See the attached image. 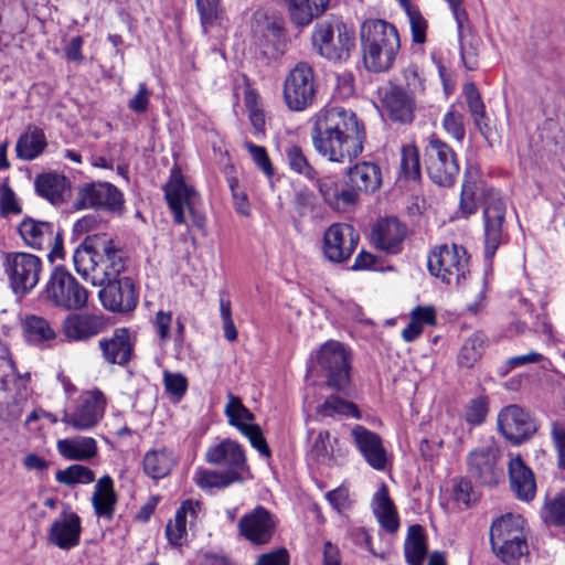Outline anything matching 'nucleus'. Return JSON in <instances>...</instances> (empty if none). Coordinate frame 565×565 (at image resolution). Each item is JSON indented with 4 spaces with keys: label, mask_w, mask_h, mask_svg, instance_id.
I'll return each mask as SVG.
<instances>
[{
    "label": "nucleus",
    "mask_w": 565,
    "mask_h": 565,
    "mask_svg": "<svg viewBox=\"0 0 565 565\" xmlns=\"http://www.w3.org/2000/svg\"><path fill=\"white\" fill-rule=\"evenodd\" d=\"M310 140L315 151L334 163H350L363 151L364 124L356 114L328 104L309 118Z\"/></svg>",
    "instance_id": "nucleus-1"
},
{
    "label": "nucleus",
    "mask_w": 565,
    "mask_h": 565,
    "mask_svg": "<svg viewBox=\"0 0 565 565\" xmlns=\"http://www.w3.org/2000/svg\"><path fill=\"white\" fill-rule=\"evenodd\" d=\"M75 270L93 286L116 279L126 267V256L106 233L88 235L73 254Z\"/></svg>",
    "instance_id": "nucleus-2"
},
{
    "label": "nucleus",
    "mask_w": 565,
    "mask_h": 565,
    "mask_svg": "<svg viewBox=\"0 0 565 565\" xmlns=\"http://www.w3.org/2000/svg\"><path fill=\"white\" fill-rule=\"evenodd\" d=\"M360 38L365 68L374 73L388 71L401 46L396 28L384 20L370 19L363 22Z\"/></svg>",
    "instance_id": "nucleus-3"
},
{
    "label": "nucleus",
    "mask_w": 565,
    "mask_h": 565,
    "mask_svg": "<svg viewBox=\"0 0 565 565\" xmlns=\"http://www.w3.org/2000/svg\"><path fill=\"white\" fill-rule=\"evenodd\" d=\"M29 374L20 375L8 347L0 341V420L13 423L29 405Z\"/></svg>",
    "instance_id": "nucleus-4"
},
{
    "label": "nucleus",
    "mask_w": 565,
    "mask_h": 565,
    "mask_svg": "<svg viewBox=\"0 0 565 565\" xmlns=\"http://www.w3.org/2000/svg\"><path fill=\"white\" fill-rule=\"evenodd\" d=\"M490 543L497 557L505 564H514L527 553L525 520L513 513L497 518L490 526Z\"/></svg>",
    "instance_id": "nucleus-5"
},
{
    "label": "nucleus",
    "mask_w": 565,
    "mask_h": 565,
    "mask_svg": "<svg viewBox=\"0 0 565 565\" xmlns=\"http://www.w3.org/2000/svg\"><path fill=\"white\" fill-rule=\"evenodd\" d=\"M316 52L330 61H343L355 44L354 30L341 21H322L315 25L311 35Z\"/></svg>",
    "instance_id": "nucleus-6"
},
{
    "label": "nucleus",
    "mask_w": 565,
    "mask_h": 565,
    "mask_svg": "<svg viewBox=\"0 0 565 565\" xmlns=\"http://www.w3.org/2000/svg\"><path fill=\"white\" fill-rule=\"evenodd\" d=\"M427 266L443 282L459 285L469 274V256L461 245L441 244L429 253Z\"/></svg>",
    "instance_id": "nucleus-7"
},
{
    "label": "nucleus",
    "mask_w": 565,
    "mask_h": 565,
    "mask_svg": "<svg viewBox=\"0 0 565 565\" xmlns=\"http://www.w3.org/2000/svg\"><path fill=\"white\" fill-rule=\"evenodd\" d=\"M2 267L13 294L22 297L38 285L42 262L30 253L9 252L2 256Z\"/></svg>",
    "instance_id": "nucleus-8"
},
{
    "label": "nucleus",
    "mask_w": 565,
    "mask_h": 565,
    "mask_svg": "<svg viewBox=\"0 0 565 565\" xmlns=\"http://www.w3.org/2000/svg\"><path fill=\"white\" fill-rule=\"evenodd\" d=\"M164 196L170 210L173 213V220L178 224H185L186 210L191 216L192 224L200 231H205V215L196 210L199 202L198 192L189 186L180 174L173 173L164 186Z\"/></svg>",
    "instance_id": "nucleus-9"
},
{
    "label": "nucleus",
    "mask_w": 565,
    "mask_h": 565,
    "mask_svg": "<svg viewBox=\"0 0 565 565\" xmlns=\"http://www.w3.org/2000/svg\"><path fill=\"white\" fill-rule=\"evenodd\" d=\"M316 96L313 68L305 62L296 64L284 82L282 97L288 109L302 111L312 105Z\"/></svg>",
    "instance_id": "nucleus-10"
},
{
    "label": "nucleus",
    "mask_w": 565,
    "mask_h": 565,
    "mask_svg": "<svg viewBox=\"0 0 565 565\" xmlns=\"http://www.w3.org/2000/svg\"><path fill=\"white\" fill-rule=\"evenodd\" d=\"M45 296L57 307L78 310L86 306L88 291L68 271L56 267L46 284Z\"/></svg>",
    "instance_id": "nucleus-11"
},
{
    "label": "nucleus",
    "mask_w": 565,
    "mask_h": 565,
    "mask_svg": "<svg viewBox=\"0 0 565 565\" xmlns=\"http://www.w3.org/2000/svg\"><path fill=\"white\" fill-rule=\"evenodd\" d=\"M425 164L430 180L441 186L454 184L459 164L457 156L445 141L431 137L425 149Z\"/></svg>",
    "instance_id": "nucleus-12"
},
{
    "label": "nucleus",
    "mask_w": 565,
    "mask_h": 565,
    "mask_svg": "<svg viewBox=\"0 0 565 565\" xmlns=\"http://www.w3.org/2000/svg\"><path fill=\"white\" fill-rule=\"evenodd\" d=\"M317 363L326 373L328 385L337 391L347 387L350 381L351 354L339 341L330 340L321 345Z\"/></svg>",
    "instance_id": "nucleus-13"
},
{
    "label": "nucleus",
    "mask_w": 565,
    "mask_h": 565,
    "mask_svg": "<svg viewBox=\"0 0 565 565\" xmlns=\"http://www.w3.org/2000/svg\"><path fill=\"white\" fill-rule=\"evenodd\" d=\"M505 200L494 190L488 191L483 206L484 255L492 258L504 239Z\"/></svg>",
    "instance_id": "nucleus-14"
},
{
    "label": "nucleus",
    "mask_w": 565,
    "mask_h": 565,
    "mask_svg": "<svg viewBox=\"0 0 565 565\" xmlns=\"http://www.w3.org/2000/svg\"><path fill=\"white\" fill-rule=\"evenodd\" d=\"M500 451L494 444L478 447L467 455V469L470 478L480 484L497 486L503 477L499 466Z\"/></svg>",
    "instance_id": "nucleus-15"
},
{
    "label": "nucleus",
    "mask_w": 565,
    "mask_h": 565,
    "mask_svg": "<svg viewBox=\"0 0 565 565\" xmlns=\"http://www.w3.org/2000/svg\"><path fill=\"white\" fill-rule=\"evenodd\" d=\"M107 401L99 390L84 392L73 412H64L62 422L76 430L94 428L103 418Z\"/></svg>",
    "instance_id": "nucleus-16"
},
{
    "label": "nucleus",
    "mask_w": 565,
    "mask_h": 565,
    "mask_svg": "<svg viewBox=\"0 0 565 565\" xmlns=\"http://www.w3.org/2000/svg\"><path fill=\"white\" fill-rule=\"evenodd\" d=\"M457 22L460 56L462 65L475 71L479 66V54L482 45L481 38L471 28L468 14L461 8V0H446Z\"/></svg>",
    "instance_id": "nucleus-17"
},
{
    "label": "nucleus",
    "mask_w": 565,
    "mask_h": 565,
    "mask_svg": "<svg viewBox=\"0 0 565 565\" xmlns=\"http://www.w3.org/2000/svg\"><path fill=\"white\" fill-rule=\"evenodd\" d=\"M74 205L77 210L104 209L117 212L124 206V196L115 185L108 182H93L79 189Z\"/></svg>",
    "instance_id": "nucleus-18"
},
{
    "label": "nucleus",
    "mask_w": 565,
    "mask_h": 565,
    "mask_svg": "<svg viewBox=\"0 0 565 565\" xmlns=\"http://www.w3.org/2000/svg\"><path fill=\"white\" fill-rule=\"evenodd\" d=\"M359 243L355 230L343 223L328 227L323 235V254L333 263H343L351 257Z\"/></svg>",
    "instance_id": "nucleus-19"
},
{
    "label": "nucleus",
    "mask_w": 565,
    "mask_h": 565,
    "mask_svg": "<svg viewBox=\"0 0 565 565\" xmlns=\"http://www.w3.org/2000/svg\"><path fill=\"white\" fill-rule=\"evenodd\" d=\"M498 427L501 434L513 444H521L536 430L530 415L518 405L507 406L499 413Z\"/></svg>",
    "instance_id": "nucleus-20"
},
{
    "label": "nucleus",
    "mask_w": 565,
    "mask_h": 565,
    "mask_svg": "<svg viewBox=\"0 0 565 565\" xmlns=\"http://www.w3.org/2000/svg\"><path fill=\"white\" fill-rule=\"evenodd\" d=\"M99 291L103 306L114 312H128L138 302V294L130 278H116L107 281Z\"/></svg>",
    "instance_id": "nucleus-21"
},
{
    "label": "nucleus",
    "mask_w": 565,
    "mask_h": 565,
    "mask_svg": "<svg viewBox=\"0 0 565 565\" xmlns=\"http://www.w3.org/2000/svg\"><path fill=\"white\" fill-rule=\"evenodd\" d=\"M275 520L270 512L258 505L242 516L238 522L239 534L252 544H267L274 534Z\"/></svg>",
    "instance_id": "nucleus-22"
},
{
    "label": "nucleus",
    "mask_w": 565,
    "mask_h": 565,
    "mask_svg": "<svg viewBox=\"0 0 565 565\" xmlns=\"http://www.w3.org/2000/svg\"><path fill=\"white\" fill-rule=\"evenodd\" d=\"M81 533V518L66 507L51 524L47 541L54 546L67 551L79 544Z\"/></svg>",
    "instance_id": "nucleus-23"
},
{
    "label": "nucleus",
    "mask_w": 565,
    "mask_h": 565,
    "mask_svg": "<svg viewBox=\"0 0 565 565\" xmlns=\"http://www.w3.org/2000/svg\"><path fill=\"white\" fill-rule=\"evenodd\" d=\"M353 443L358 450L375 470H384L387 463V452L383 446L382 438L374 431L369 430L364 426L356 425L351 430Z\"/></svg>",
    "instance_id": "nucleus-24"
},
{
    "label": "nucleus",
    "mask_w": 565,
    "mask_h": 565,
    "mask_svg": "<svg viewBox=\"0 0 565 565\" xmlns=\"http://www.w3.org/2000/svg\"><path fill=\"white\" fill-rule=\"evenodd\" d=\"M384 111L391 120L399 124H411L414 119L416 99L402 86H391L381 97Z\"/></svg>",
    "instance_id": "nucleus-25"
},
{
    "label": "nucleus",
    "mask_w": 565,
    "mask_h": 565,
    "mask_svg": "<svg viewBox=\"0 0 565 565\" xmlns=\"http://www.w3.org/2000/svg\"><path fill=\"white\" fill-rule=\"evenodd\" d=\"M205 459L211 465L226 468L225 472L234 471L239 477L246 463L243 449L231 439H224L220 444L209 447Z\"/></svg>",
    "instance_id": "nucleus-26"
},
{
    "label": "nucleus",
    "mask_w": 565,
    "mask_h": 565,
    "mask_svg": "<svg viewBox=\"0 0 565 565\" xmlns=\"http://www.w3.org/2000/svg\"><path fill=\"white\" fill-rule=\"evenodd\" d=\"M406 235V227L396 217L380 220L372 232L375 245L386 253L396 254Z\"/></svg>",
    "instance_id": "nucleus-27"
},
{
    "label": "nucleus",
    "mask_w": 565,
    "mask_h": 565,
    "mask_svg": "<svg viewBox=\"0 0 565 565\" xmlns=\"http://www.w3.org/2000/svg\"><path fill=\"white\" fill-rule=\"evenodd\" d=\"M347 185L359 196L360 192H374L381 185V170L372 162H360L347 173Z\"/></svg>",
    "instance_id": "nucleus-28"
},
{
    "label": "nucleus",
    "mask_w": 565,
    "mask_h": 565,
    "mask_svg": "<svg viewBox=\"0 0 565 565\" xmlns=\"http://www.w3.org/2000/svg\"><path fill=\"white\" fill-rule=\"evenodd\" d=\"M371 507L379 524L385 532L391 534L397 532L399 519L385 483H382L374 493Z\"/></svg>",
    "instance_id": "nucleus-29"
},
{
    "label": "nucleus",
    "mask_w": 565,
    "mask_h": 565,
    "mask_svg": "<svg viewBox=\"0 0 565 565\" xmlns=\"http://www.w3.org/2000/svg\"><path fill=\"white\" fill-rule=\"evenodd\" d=\"M102 327V320L96 316L72 313L64 319L62 332L68 340L83 341L96 335Z\"/></svg>",
    "instance_id": "nucleus-30"
},
{
    "label": "nucleus",
    "mask_w": 565,
    "mask_h": 565,
    "mask_svg": "<svg viewBox=\"0 0 565 565\" xmlns=\"http://www.w3.org/2000/svg\"><path fill=\"white\" fill-rule=\"evenodd\" d=\"M511 488L520 500L531 501L536 493L534 475L520 456L509 462Z\"/></svg>",
    "instance_id": "nucleus-31"
},
{
    "label": "nucleus",
    "mask_w": 565,
    "mask_h": 565,
    "mask_svg": "<svg viewBox=\"0 0 565 565\" xmlns=\"http://www.w3.org/2000/svg\"><path fill=\"white\" fill-rule=\"evenodd\" d=\"M22 241L33 249L50 247L54 241V228L49 222L24 218L18 226Z\"/></svg>",
    "instance_id": "nucleus-32"
},
{
    "label": "nucleus",
    "mask_w": 565,
    "mask_h": 565,
    "mask_svg": "<svg viewBox=\"0 0 565 565\" xmlns=\"http://www.w3.org/2000/svg\"><path fill=\"white\" fill-rule=\"evenodd\" d=\"M36 193L50 201L53 205H60L66 201L70 192V182L66 177L49 172L35 178Z\"/></svg>",
    "instance_id": "nucleus-33"
},
{
    "label": "nucleus",
    "mask_w": 565,
    "mask_h": 565,
    "mask_svg": "<svg viewBox=\"0 0 565 565\" xmlns=\"http://www.w3.org/2000/svg\"><path fill=\"white\" fill-rule=\"evenodd\" d=\"M99 347L107 362L119 365L127 363L132 353L130 335L125 328L115 330L109 339L100 340Z\"/></svg>",
    "instance_id": "nucleus-34"
},
{
    "label": "nucleus",
    "mask_w": 565,
    "mask_h": 565,
    "mask_svg": "<svg viewBox=\"0 0 565 565\" xmlns=\"http://www.w3.org/2000/svg\"><path fill=\"white\" fill-rule=\"evenodd\" d=\"M56 449L64 459L72 461L90 460L98 452L97 441L88 436L58 439Z\"/></svg>",
    "instance_id": "nucleus-35"
},
{
    "label": "nucleus",
    "mask_w": 565,
    "mask_h": 565,
    "mask_svg": "<svg viewBox=\"0 0 565 565\" xmlns=\"http://www.w3.org/2000/svg\"><path fill=\"white\" fill-rule=\"evenodd\" d=\"M117 494L114 489L113 479L106 475L102 477L95 486L92 495V504L95 514L106 521H110L115 514Z\"/></svg>",
    "instance_id": "nucleus-36"
},
{
    "label": "nucleus",
    "mask_w": 565,
    "mask_h": 565,
    "mask_svg": "<svg viewBox=\"0 0 565 565\" xmlns=\"http://www.w3.org/2000/svg\"><path fill=\"white\" fill-rule=\"evenodd\" d=\"M200 511L201 503L199 501L186 500L181 504L175 512L174 520L169 521L166 527V534L171 544L182 545L186 535V516L190 515L191 521H194Z\"/></svg>",
    "instance_id": "nucleus-37"
},
{
    "label": "nucleus",
    "mask_w": 565,
    "mask_h": 565,
    "mask_svg": "<svg viewBox=\"0 0 565 565\" xmlns=\"http://www.w3.org/2000/svg\"><path fill=\"white\" fill-rule=\"evenodd\" d=\"M318 190L323 201L333 210H340L344 205L354 204L356 194L345 184L342 186L332 177H324L318 180Z\"/></svg>",
    "instance_id": "nucleus-38"
},
{
    "label": "nucleus",
    "mask_w": 565,
    "mask_h": 565,
    "mask_svg": "<svg viewBox=\"0 0 565 565\" xmlns=\"http://www.w3.org/2000/svg\"><path fill=\"white\" fill-rule=\"evenodd\" d=\"M177 460L173 451L169 448H159L148 450L142 459L143 472L152 479H161L167 477Z\"/></svg>",
    "instance_id": "nucleus-39"
},
{
    "label": "nucleus",
    "mask_w": 565,
    "mask_h": 565,
    "mask_svg": "<svg viewBox=\"0 0 565 565\" xmlns=\"http://www.w3.org/2000/svg\"><path fill=\"white\" fill-rule=\"evenodd\" d=\"M329 3L330 0H289L290 20L300 28L309 25L327 10Z\"/></svg>",
    "instance_id": "nucleus-40"
},
{
    "label": "nucleus",
    "mask_w": 565,
    "mask_h": 565,
    "mask_svg": "<svg viewBox=\"0 0 565 565\" xmlns=\"http://www.w3.org/2000/svg\"><path fill=\"white\" fill-rule=\"evenodd\" d=\"M46 145V138L43 130L35 126L29 127L17 141V156L22 160H33L43 152Z\"/></svg>",
    "instance_id": "nucleus-41"
},
{
    "label": "nucleus",
    "mask_w": 565,
    "mask_h": 565,
    "mask_svg": "<svg viewBox=\"0 0 565 565\" xmlns=\"http://www.w3.org/2000/svg\"><path fill=\"white\" fill-rule=\"evenodd\" d=\"M404 555L407 564L423 565L427 555V543L426 534L422 525L414 524L408 527L404 543Z\"/></svg>",
    "instance_id": "nucleus-42"
},
{
    "label": "nucleus",
    "mask_w": 565,
    "mask_h": 565,
    "mask_svg": "<svg viewBox=\"0 0 565 565\" xmlns=\"http://www.w3.org/2000/svg\"><path fill=\"white\" fill-rule=\"evenodd\" d=\"M22 328L26 341L36 345L56 338V332L51 323L40 316H26L23 320Z\"/></svg>",
    "instance_id": "nucleus-43"
},
{
    "label": "nucleus",
    "mask_w": 565,
    "mask_h": 565,
    "mask_svg": "<svg viewBox=\"0 0 565 565\" xmlns=\"http://www.w3.org/2000/svg\"><path fill=\"white\" fill-rule=\"evenodd\" d=\"M480 190V175L476 168H468L461 188L459 207L463 215L469 216L477 211V195Z\"/></svg>",
    "instance_id": "nucleus-44"
},
{
    "label": "nucleus",
    "mask_w": 565,
    "mask_h": 565,
    "mask_svg": "<svg viewBox=\"0 0 565 565\" xmlns=\"http://www.w3.org/2000/svg\"><path fill=\"white\" fill-rule=\"evenodd\" d=\"M239 480L241 477L234 471L216 472L206 469H198L194 473V482L201 489H221Z\"/></svg>",
    "instance_id": "nucleus-45"
},
{
    "label": "nucleus",
    "mask_w": 565,
    "mask_h": 565,
    "mask_svg": "<svg viewBox=\"0 0 565 565\" xmlns=\"http://www.w3.org/2000/svg\"><path fill=\"white\" fill-rule=\"evenodd\" d=\"M486 348V335L481 331H477L469 337L462 344L458 362L463 367H472L481 358Z\"/></svg>",
    "instance_id": "nucleus-46"
},
{
    "label": "nucleus",
    "mask_w": 565,
    "mask_h": 565,
    "mask_svg": "<svg viewBox=\"0 0 565 565\" xmlns=\"http://www.w3.org/2000/svg\"><path fill=\"white\" fill-rule=\"evenodd\" d=\"M225 415L228 417V423L232 426H235L239 431L244 426H250V422L254 420L253 413L247 409L239 397L233 395L232 393L227 394V403L225 405Z\"/></svg>",
    "instance_id": "nucleus-47"
},
{
    "label": "nucleus",
    "mask_w": 565,
    "mask_h": 565,
    "mask_svg": "<svg viewBox=\"0 0 565 565\" xmlns=\"http://www.w3.org/2000/svg\"><path fill=\"white\" fill-rule=\"evenodd\" d=\"M318 413L322 416L334 417L337 415L360 418V412L355 404L344 401L339 396L331 395L319 407Z\"/></svg>",
    "instance_id": "nucleus-48"
},
{
    "label": "nucleus",
    "mask_w": 565,
    "mask_h": 565,
    "mask_svg": "<svg viewBox=\"0 0 565 565\" xmlns=\"http://www.w3.org/2000/svg\"><path fill=\"white\" fill-rule=\"evenodd\" d=\"M57 482L72 487L77 483H92L95 479V473L92 469L82 465H71L66 469L58 470L55 475Z\"/></svg>",
    "instance_id": "nucleus-49"
},
{
    "label": "nucleus",
    "mask_w": 565,
    "mask_h": 565,
    "mask_svg": "<svg viewBox=\"0 0 565 565\" xmlns=\"http://www.w3.org/2000/svg\"><path fill=\"white\" fill-rule=\"evenodd\" d=\"M285 154L288 166L294 172L301 174L310 180L317 175V171L309 163V160L301 147L297 145L289 146L286 149Z\"/></svg>",
    "instance_id": "nucleus-50"
},
{
    "label": "nucleus",
    "mask_w": 565,
    "mask_h": 565,
    "mask_svg": "<svg viewBox=\"0 0 565 565\" xmlns=\"http://www.w3.org/2000/svg\"><path fill=\"white\" fill-rule=\"evenodd\" d=\"M295 210L301 217L320 218L323 213L317 196L310 191H299L296 193Z\"/></svg>",
    "instance_id": "nucleus-51"
},
{
    "label": "nucleus",
    "mask_w": 565,
    "mask_h": 565,
    "mask_svg": "<svg viewBox=\"0 0 565 565\" xmlns=\"http://www.w3.org/2000/svg\"><path fill=\"white\" fill-rule=\"evenodd\" d=\"M542 519L554 526L565 525V494L561 493L546 501L542 509Z\"/></svg>",
    "instance_id": "nucleus-52"
},
{
    "label": "nucleus",
    "mask_w": 565,
    "mask_h": 565,
    "mask_svg": "<svg viewBox=\"0 0 565 565\" xmlns=\"http://www.w3.org/2000/svg\"><path fill=\"white\" fill-rule=\"evenodd\" d=\"M264 49L265 53H277L281 52L285 46V29L281 23L277 21L268 22L264 31Z\"/></svg>",
    "instance_id": "nucleus-53"
},
{
    "label": "nucleus",
    "mask_w": 565,
    "mask_h": 565,
    "mask_svg": "<svg viewBox=\"0 0 565 565\" xmlns=\"http://www.w3.org/2000/svg\"><path fill=\"white\" fill-rule=\"evenodd\" d=\"M488 411L489 399L487 396L480 395L467 403L463 418L469 425L477 426L484 422Z\"/></svg>",
    "instance_id": "nucleus-54"
},
{
    "label": "nucleus",
    "mask_w": 565,
    "mask_h": 565,
    "mask_svg": "<svg viewBox=\"0 0 565 565\" xmlns=\"http://www.w3.org/2000/svg\"><path fill=\"white\" fill-rule=\"evenodd\" d=\"M401 171L406 179L417 180L420 177L419 156L416 147L404 146L402 148Z\"/></svg>",
    "instance_id": "nucleus-55"
},
{
    "label": "nucleus",
    "mask_w": 565,
    "mask_h": 565,
    "mask_svg": "<svg viewBox=\"0 0 565 565\" xmlns=\"http://www.w3.org/2000/svg\"><path fill=\"white\" fill-rule=\"evenodd\" d=\"M465 94L471 116L473 117L476 125L481 130V124L486 116V110L480 94L473 84L466 86Z\"/></svg>",
    "instance_id": "nucleus-56"
},
{
    "label": "nucleus",
    "mask_w": 565,
    "mask_h": 565,
    "mask_svg": "<svg viewBox=\"0 0 565 565\" xmlns=\"http://www.w3.org/2000/svg\"><path fill=\"white\" fill-rule=\"evenodd\" d=\"M443 127L452 138L461 142L465 138L466 129L463 125V115L454 108L449 109L443 119Z\"/></svg>",
    "instance_id": "nucleus-57"
},
{
    "label": "nucleus",
    "mask_w": 565,
    "mask_h": 565,
    "mask_svg": "<svg viewBox=\"0 0 565 565\" xmlns=\"http://www.w3.org/2000/svg\"><path fill=\"white\" fill-rule=\"evenodd\" d=\"M245 148L248 150L253 161L257 164V167L268 177L274 175V168L267 154V151L264 147L254 145L253 142L246 141L244 143Z\"/></svg>",
    "instance_id": "nucleus-58"
},
{
    "label": "nucleus",
    "mask_w": 565,
    "mask_h": 565,
    "mask_svg": "<svg viewBox=\"0 0 565 565\" xmlns=\"http://www.w3.org/2000/svg\"><path fill=\"white\" fill-rule=\"evenodd\" d=\"M163 384L166 391L180 399L186 392L188 380L181 373L163 372Z\"/></svg>",
    "instance_id": "nucleus-59"
},
{
    "label": "nucleus",
    "mask_w": 565,
    "mask_h": 565,
    "mask_svg": "<svg viewBox=\"0 0 565 565\" xmlns=\"http://www.w3.org/2000/svg\"><path fill=\"white\" fill-rule=\"evenodd\" d=\"M241 433L248 438L252 446L257 449L262 456L270 457V449L258 425L252 424L250 426H244Z\"/></svg>",
    "instance_id": "nucleus-60"
},
{
    "label": "nucleus",
    "mask_w": 565,
    "mask_h": 565,
    "mask_svg": "<svg viewBox=\"0 0 565 565\" xmlns=\"http://www.w3.org/2000/svg\"><path fill=\"white\" fill-rule=\"evenodd\" d=\"M407 17L409 20L413 41L424 43L426 41L427 22L418 10L407 8Z\"/></svg>",
    "instance_id": "nucleus-61"
},
{
    "label": "nucleus",
    "mask_w": 565,
    "mask_h": 565,
    "mask_svg": "<svg viewBox=\"0 0 565 565\" xmlns=\"http://www.w3.org/2000/svg\"><path fill=\"white\" fill-rule=\"evenodd\" d=\"M151 90L146 83L138 85L137 93L128 100V108L135 114H145L150 104Z\"/></svg>",
    "instance_id": "nucleus-62"
},
{
    "label": "nucleus",
    "mask_w": 565,
    "mask_h": 565,
    "mask_svg": "<svg viewBox=\"0 0 565 565\" xmlns=\"http://www.w3.org/2000/svg\"><path fill=\"white\" fill-rule=\"evenodd\" d=\"M0 210L2 215L21 213L15 194L8 183H3L0 188Z\"/></svg>",
    "instance_id": "nucleus-63"
},
{
    "label": "nucleus",
    "mask_w": 565,
    "mask_h": 565,
    "mask_svg": "<svg viewBox=\"0 0 565 565\" xmlns=\"http://www.w3.org/2000/svg\"><path fill=\"white\" fill-rule=\"evenodd\" d=\"M551 435L557 451L558 466L565 469V424L554 423Z\"/></svg>",
    "instance_id": "nucleus-64"
}]
</instances>
